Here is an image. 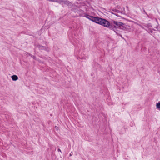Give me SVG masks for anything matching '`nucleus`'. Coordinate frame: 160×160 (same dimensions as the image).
<instances>
[{
  "mask_svg": "<svg viewBox=\"0 0 160 160\" xmlns=\"http://www.w3.org/2000/svg\"><path fill=\"white\" fill-rule=\"evenodd\" d=\"M125 26V24L122 22L112 20L111 21L110 29L113 31L117 35H118V33L117 32V31H118L117 29L125 30L126 28Z\"/></svg>",
  "mask_w": 160,
  "mask_h": 160,
  "instance_id": "1",
  "label": "nucleus"
},
{
  "mask_svg": "<svg viewBox=\"0 0 160 160\" xmlns=\"http://www.w3.org/2000/svg\"><path fill=\"white\" fill-rule=\"evenodd\" d=\"M102 22L100 25L104 26V27L109 28L110 29V26H111V21L109 22L105 19L102 18Z\"/></svg>",
  "mask_w": 160,
  "mask_h": 160,
  "instance_id": "2",
  "label": "nucleus"
},
{
  "mask_svg": "<svg viewBox=\"0 0 160 160\" xmlns=\"http://www.w3.org/2000/svg\"><path fill=\"white\" fill-rule=\"evenodd\" d=\"M57 2L61 5H63V4H64L70 6H72V3L67 0H57Z\"/></svg>",
  "mask_w": 160,
  "mask_h": 160,
  "instance_id": "3",
  "label": "nucleus"
},
{
  "mask_svg": "<svg viewBox=\"0 0 160 160\" xmlns=\"http://www.w3.org/2000/svg\"><path fill=\"white\" fill-rule=\"evenodd\" d=\"M37 47L40 50H44L47 52H49L50 49L48 47L42 46L40 44H37L36 45Z\"/></svg>",
  "mask_w": 160,
  "mask_h": 160,
  "instance_id": "4",
  "label": "nucleus"
},
{
  "mask_svg": "<svg viewBox=\"0 0 160 160\" xmlns=\"http://www.w3.org/2000/svg\"><path fill=\"white\" fill-rule=\"evenodd\" d=\"M102 18L94 17L92 21L100 25L102 22Z\"/></svg>",
  "mask_w": 160,
  "mask_h": 160,
  "instance_id": "5",
  "label": "nucleus"
},
{
  "mask_svg": "<svg viewBox=\"0 0 160 160\" xmlns=\"http://www.w3.org/2000/svg\"><path fill=\"white\" fill-rule=\"evenodd\" d=\"M84 17L92 21L94 17L88 15L86 13L84 14Z\"/></svg>",
  "mask_w": 160,
  "mask_h": 160,
  "instance_id": "6",
  "label": "nucleus"
},
{
  "mask_svg": "<svg viewBox=\"0 0 160 160\" xmlns=\"http://www.w3.org/2000/svg\"><path fill=\"white\" fill-rule=\"evenodd\" d=\"M11 78L13 81H16L18 79V77L16 75H13L11 76Z\"/></svg>",
  "mask_w": 160,
  "mask_h": 160,
  "instance_id": "7",
  "label": "nucleus"
},
{
  "mask_svg": "<svg viewBox=\"0 0 160 160\" xmlns=\"http://www.w3.org/2000/svg\"><path fill=\"white\" fill-rule=\"evenodd\" d=\"M112 11H113L114 12L117 13H122L123 12V11H120L119 10L116 9H112Z\"/></svg>",
  "mask_w": 160,
  "mask_h": 160,
  "instance_id": "8",
  "label": "nucleus"
},
{
  "mask_svg": "<svg viewBox=\"0 0 160 160\" xmlns=\"http://www.w3.org/2000/svg\"><path fill=\"white\" fill-rule=\"evenodd\" d=\"M156 108H157L159 110H160V102H159L156 104Z\"/></svg>",
  "mask_w": 160,
  "mask_h": 160,
  "instance_id": "9",
  "label": "nucleus"
},
{
  "mask_svg": "<svg viewBox=\"0 0 160 160\" xmlns=\"http://www.w3.org/2000/svg\"><path fill=\"white\" fill-rule=\"evenodd\" d=\"M28 54L29 56H31L32 58H33L34 59H36V57L35 56L32 55V54H31L30 53H28Z\"/></svg>",
  "mask_w": 160,
  "mask_h": 160,
  "instance_id": "10",
  "label": "nucleus"
},
{
  "mask_svg": "<svg viewBox=\"0 0 160 160\" xmlns=\"http://www.w3.org/2000/svg\"><path fill=\"white\" fill-rule=\"evenodd\" d=\"M142 9H143V11L144 12V13L146 14L147 15V16L148 17H149L148 15L147 14V12H146V11H145V10H144V8H142Z\"/></svg>",
  "mask_w": 160,
  "mask_h": 160,
  "instance_id": "11",
  "label": "nucleus"
},
{
  "mask_svg": "<svg viewBox=\"0 0 160 160\" xmlns=\"http://www.w3.org/2000/svg\"><path fill=\"white\" fill-rule=\"evenodd\" d=\"M111 13H112V14H114L116 16H118V17L119 16V15H118L117 14H115V13H114L113 12H112Z\"/></svg>",
  "mask_w": 160,
  "mask_h": 160,
  "instance_id": "12",
  "label": "nucleus"
},
{
  "mask_svg": "<svg viewBox=\"0 0 160 160\" xmlns=\"http://www.w3.org/2000/svg\"><path fill=\"white\" fill-rule=\"evenodd\" d=\"M55 128H56V129L57 130H58V128L57 126H55Z\"/></svg>",
  "mask_w": 160,
  "mask_h": 160,
  "instance_id": "13",
  "label": "nucleus"
},
{
  "mask_svg": "<svg viewBox=\"0 0 160 160\" xmlns=\"http://www.w3.org/2000/svg\"><path fill=\"white\" fill-rule=\"evenodd\" d=\"M117 8L118 9H120L121 8V7L120 6H118L117 7Z\"/></svg>",
  "mask_w": 160,
  "mask_h": 160,
  "instance_id": "14",
  "label": "nucleus"
},
{
  "mask_svg": "<svg viewBox=\"0 0 160 160\" xmlns=\"http://www.w3.org/2000/svg\"><path fill=\"white\" fill-rule=\"evenodd\" d=\"M58 151H59V152H62L61 151L60 149V148H59L58 149Z\"/></svg>",
  "mask_w": 160,
  "mask_h": 160,
  "instance_id": "15",
  "label": "nucleus"
},
{
  "mask_svg": "<svg viewBox=\"0 0 160 160\" xmlns=\"http://www.w3.org/2000/svg\"><path fill=\"white\" fill-rule=\"evenodd\" d=\"M123 10H124V9H125V8H124V7L123 8Z\"/></svg>",
  "mask_w": 160,
  "mask_h": 160,
  "instance_id": "16",
  "label": "nucleus"
}]
</instances>
